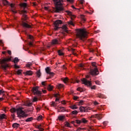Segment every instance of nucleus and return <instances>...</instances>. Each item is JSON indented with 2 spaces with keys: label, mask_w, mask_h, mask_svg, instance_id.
Here are the masks:
<instances>
[{
  "label": "nucleus",
  "mask_w": 131,
  "mask_h": 131,
  "mask_svg": "<svg viewBox=\"0 0 131 131\" xmlns=\"http://www.w3.org/2000/svg\"><path fill=\"white\" fill-rule=\"evenodd\" d=\"M89 33L83 29H80L77 30L76 37L81 40H84L88 37Z\"/></svg>",
  "instance_id": "1"
},
{
  "label": "nucleus",
  "mask_w": 131,
  "mask_h": 131,
  "mask_svg": "<svg viewBox=\"0 0 131 131\" xmlns=\"http://www.w3.org/2000/svg\"><path fill=\"white\" fill-rule=\"evenodd\" d=\"M55 6V12L56 13H60L61 11H63V0H53Z\"/></svg>",
  "instance_id": "2"
},
{
  "label": "nucleus",
  "mask_w": 131,
  "mask_h": 131,
  "mask_svg": "<svg viewBox=\"0 0 131 131\" xmlns=\"http://www.w3.org/2000/svg\"><path fill=\"white\" fill-rule=\"evenodd\" d=\"M10 110L12 113H14V112H16L18 117H27L28 116L27 115L25 114V112L22 110L21 107L17 108H12Z\"/></svg>",
  "instance_id": "3"
},
{
  "label": "nucleus",
  "mask_w": 131,
  "mask_h": 131,
  "mask_svg": "<svg viewBox=\"0 0 131 131\" xmlns=\"http://www.w3.org/2000/svg\"><path fill=\"white\" fill-rule=\"evenodd\" d=\"M12 59L11 58H4L3 59H0V64H1V67L4 71H6L7 70V68L9 67L8 62H10V61Z\"/></svg>",
  "instance_id": "4"
},
{
  "label": "nucleus",
  "mask_w": 131,
  "mask_h": 131,
  "mask_svg": "<svg viewBox=\"0 0 131 131\" xmlns=\"http://www.w3.org/2000/svg\"><path fill=\"white\" fill-rule=\"evenodd\" d=\"M19 6L21 8H23L24 9L20 11H19V13L20 15H22L24 20L27 19V15L26 14L27 13V11L25 10V9H27V4L24 3L19 4Z\"/></svg>",
  "instance_id": "5"
},
{
  "label": "nucleus",
  "mask_w": 131,
  "mask_h": 131,
  "mask_svg": "<svg viewBox=\"0 0 131 131\" xmlns=\"http://www.w3.org/2000/svg\"><path fill=\"white\" fill-rule=\"evenodd\" d=\"M22 23H21V26H23V28H24V29L25 30V31H24L25 33L26 34L27 32H26V30H27V29H29V28H31V25L27 24V23L24 21H26L27 19L24 20V17H23L22 18Z\"/></svg>",
  "instance_id": "6"
},
{
  "label": "nucleus",
  "mask_w": 131,
  "mask_h": 131,
  "mask_svg": "<svg viewBox=\"0 0 131 131\" xmlns=\"http://www.w3.org/2000/svg\"><path fill=\"white\" fill-rule=\"evenodd\" d=\"M32 92L34 95L38 96V97H41V92L38 90V87H34L32 89Z\"/></svg>",
  "instance_id": "7"
},
{
  "label": "nucleus",
  "mask_w": 131,
  "mask_h": 131,
  "mask_svg": "<svg viewBox=\"0 0 131 131\" xmlns=\"http://www.w3.org/2000/svg\"><path fill=\"white\" fill-rule=\"evenodd\" d=\"M62 20H61L60 19H58V20H56L54 23V29L55 30H58L59 29L61 28V27H59V26H60V25H61V24H62Z\"/></svg>",
  "instance_id": "8"
},
{
  "label": "nucleus",
  "mask_w": 131,
  "mask_h": 131,
  "mask_svg": "<svg viewBox=\"0 0 131 131\" xmlns=\"http://www.w3.org/2000/svg\"><path fill=\"white\" fill-rule=\"evenodd\" d=\"M82 83L85 84V85H88V86H91L92 85V83L89 80H88L86 78L81 79Z\"/></svg>",
  "instance_id": "9"
},
{
  "label": "nucleus",
  "mask_w": 131,
  "mask_h": 131,
  "mask_svg": "<svg viewBox=\"0 0 131 131\" xmlns=\"http://www.w3.org/2000/svg\"><path fill=\"white\" fill-rule=\"evenodd\" d=\"M90 73L91 74V75H94L95 76L98 75V74H99V71L98 70V68H95L94 69L90 70Z\"/></svg>",
  "instance_id": "10"
},
{
  "label": "nucleus",
  "mask_w": 131,
  "mask_h": 131,
  "mask_svg": "<svg viewBox=\"0 0 131 131\" xmlns=\"http://www.w3.org/2000/svg\"><path fill=\"white\" fill-rule=\"evenodd\" d=\"M61 43V40L60 39H54L51 42V45H60Z\"/></svg>",
  "instance_id": "11"
},
{
  "label": "nucleus",
  "mask_w": 131,
  "mask_h": 131,
  "mask_svg": "<svg viewBox=\"0 0 131 131\" xmlns=\"http://www.w3.org/2000/svg\"><path fill=\"white\" fill-rule=\"evenodd\" d=\"M81 122H83V123H86V122H88V120H86L85 118H82L81 120H76V123L77 124H80Z\"/></svg>",
  "instance_id": "12"
},
{
  "label": "nucleus",
  "mask_w": 131,
  "mask_h": 131,
  "mask_svg": "<svg viewBox=\"0 0 131 131\" xmlns=\"http://www.w3.org/2000/svg\"><path fill=\"white\" fill-rule=\"evenodd\" d=\"M10 6L11 8V12H12L13 14H17V11L15 10L16 9V7L15 6V5L13 4H11Z\"/></svg>",
  "instance_id": "13"
},
{
  "label": "nucleus",
  "mask_w": 131,
  "mask_h": 131,
  "mask_svg": "<svg viewBox=\"0 0 131 131\" xmlns=\"http://www.w3.org/2000/svg\"><path fill=\"white\" fill-rule=\"evenodd\" d=\"M61 28L63 31V32H62L63 35H65V32H66V33H68V31L67 30V26L63 25Z\"/></svg>",
  "instance_id": "14"
},
{
  "label": "nucleus",
  "mask_w": 131,
  "mask_h": 131,
  "mask_svg": "<svg viewBox=\"0 0 131 131\" xmlns=\"http://www.w3.org/2000/svg\"><path fill=\"white\" fill-rule=\"evenodd\" d=\"M79 110L80 112H88V110L85 109L83 106H80Z\"/></svg>",
  "instance_id": "15"
},
{
  "label": "nucleus",
  "mask_w": 131,
  "mask_h": 131,
  "mask_svg": "<svg viewBox=\"0 0 131 131\" xmlns=\"http://www.w3.org/2000/svg\"><path fill=\"white\" fill-rule=\"evenodd\" d=\"M12 126L13 128H15V129H17V128H18V127L20 126V124L17 123H14L12 124Z\"/></svg>",
  "instance_id": "16"
},
{
  "label": "nucleus",
  "mask_w": 131,
  "mask_h": 131,
  "mask_svg": "<svg viewBox=\"0 0 131 131\" xmlns=\"http://www.w3.org/2000/svg\"><path fill=\"white\" fill-rule=\"evenodd\" d=\"M61 79L64 83H67L69 81V79H68V78H61Z\"/></svg>",
  "instance_id": "17"
},
{
  "label": "nucleus",
  "mask_w": 131,
  "mask_h": 131,
  "mask_svg": "<svg viewBox=\"0 0 131 131\" xmlns=\"http://www.w3.org/2000/svg\"><path fill=\"white\" fill-rule=\"evenodd\" d=\"M25 74H26V75L30 76V75H32V74H33V73L31 71H27L26 72Z\"/></svg>",
  "instance_id": "18"
},
{
  "label": "nucleus",
  "mask_w": 131,
  "mask_h": 131,
  "mask_svg": "<svg viewBox=\"0 0 131 131\" xmlns=\"http://www.w3.org/2000/svg\"><path fill=\"white\" fill-rule=\"evenodd\" d=\"M6 118H6V115H5V114L0 115V120L2 119H6Z\"/></svg>",
  "instance_id": "19"
},
{
  "label": "nucleus",
  "mask_w": 131,
  "mask_h": 131,
  "mask_svg": "<svg viewBox=\"0 0 131 131\" xmlns=\"http://www.w3.org/2000/svg\"><path fill=\"white\" fill-rule=\"evenodd\" d=\"M58 120H60V121H62V120H64L65 119V116H58Z\"/></svg>",
  "instance_id": "20"
},
{
  "label": "nucleus",
  "mask_w": 131,
  "mask_h": 131,
  "mask_svg": "<svg viewBox=\"0 0 131 131\" xmlns=\"http://www.w3.org/2000/svg\"><path fill=\"white\" fill-rule=\"evenodd\" d=\"M3 3L4 6H8V5H10V3H9V2L7 0H3Z\"/></svg>",
  "instance_id": "21"
},
{
  "label": "nucleus",
  "mask_w": 131,
  "mask_h": 131,
  "mask_svg": "<svg viewBox=\"0 0 131 131\" xmlns=\"http://www.w3.org/2000/svg\"><path fill=\"white\" fill-rule=\"evenodd\" d=\"M45 70L47 74H49L51 72V69L49 67H47V68H46Z\"/></svg>",
  "instance_id": "22"
},
{
  "label": "nucleus",
  "mask_w": 131,
  "mask_h": 131,
  "mask_svg": "<svg viewBox=\"0 0 131 131\" xmlns=\"http://www.w3.org/2000/svg\"><path fill=\"white\" fill-rule=\"evenodd\" d=\"M32 120H33V118L30 117V118H28V119H27L26 120V122H30V121H32Z\"/></svg>",
  "instance_id": "23"
},
{
  "label": "nucleus",
  "mask_w": 131,
  "mask_h": 131,
  "mask_svg": "<svg viewBox=\"0 0 131 131\" xmlns=\"http://www.w3.org/2000/svg\"><path fill=\"white\" fill-rule=\"evenodd\" d=\"M51 105L52 106V107H56L57 103H55L54 101H52L51 102Z\"/></svg>",
  "instance_id": "24"
},
{
  "label": "nucleus",
  "mask_w": 131,
  "mask_h": 131,
  "mask_svg": "<svg viewBox=\"0 0 131 131\" xmlns=\"http://www.w3.org/2000/svg\"><path fill=\"white\" fill-rule=\"evenodd\" d=\"M14 64H16V63H18L19 62V59L18 57H15L13 60Z\"/></svg>",
  "instance_id": "25"
},
{
  "label": "nucleus",
  "mask_w": 131,
  "mask_h": 131,
  "mask_svg": "<svg viewBox=\"0 0 131 131\" xmlns=\"http://www.w3.org/2000/svg\"><path fill=\"white\" fill-rule=\"evenodd\" d=\"M102 118H103V116H102V115L97 114V119H98L99 120H101Z\"/></svg>",
  "instance_id": "26"
},
{
  "label": "nucleus",
  "mask_w": 131,
  "mask_h": 131,
  "mask_svg": "<svg viewBox=\"0 0 131 131\" xmlns=\"http://www.w3.org/2000/svg\"><path fill=\"white\" fill-rule=\"evenodd\" d=\"M47 89L49 91H52L53 90V86L51 85H48Z\"/></svg>",
  "instance_id": "27"
},
{
  "label": "nucleus",
  "mask_w": 131,
  "mask_h": 131,
  "mask_svg": "<svg viewBox=\"0 0 131 131\" xmlns=\"http://www.w3.org/2000/svg\"><path fill=\"white\" fill-rule=\"evenodd\" d=\"M70 108H71V109H72L73 110H75V109H77L78 107L76 106V105H72Z\"/></svg>",
  "instance_id": "28"
},
{
  "label": "nucleus",
  "mask_w": 131,
  "mask_h": 131,
  "mask_svg": "<svg viewBox=\"0 0 131 131\" xmlns=\"http://www.w3.org/2000/svg\"><path fill=\"white\" fill-rule=\"evenodd\" d=\"M41 119H42V116H41V115L39 116L37 118V120L38 121H40V120H41Z\"/></svg>",
  "instance_id": "29"
},
{
  "label": "nucleus",
  "mask_w": 131,
  "mask_h": 131,
  "mask_svg": "<svg viewBox=\"0 0 131 131\" xmlns=\"http://www.w3.org/2000/svg\"><path fill=\"white\" fill-rule=\"evenodd\" d=\"M81 18L82 21H83V22H85V21H86V19H85L84 15H81Z\"/></svg>",
  "instance_id": "30"
},
{
  "label": "nucleus",
  "mask_w": 131,
  "mask_h": 131,
  "mask_svg": "<svg viewBox=\"0 0 131 131\" xmlns=\"http://www.w3.org/2000/svg\"><path fill=\"white\" fill-rule=\"evenodd\" d=\"M41 75V73H40V71L39 70L37 72V76H38V77H40Z\"/></svg>",
  "instance_id": "31"
},
{
  "label": "nucleus",
  "mask_w": 131,
  "mask_h": 131,
  "mask_svg": "<svg viewBox=\"0 0 131 131\" xmlns=\"http://www.w3.org/2000/svg\"><path fill=\"white\" fill-rule=\"evenodd\" d=\"M65 125L67 127H71V126H70V123L68 122H66Z\"/></svg>",
  "instance_id": "32"
},
{
  "label": "nucleus",
  "mask_w": 131,
  "mask_h": 131,
  "mask_svg": "<svg viewBox=\"0 0 131 131\" xmlns=\"http://www.w3.org/2000/svg\"><path fill=\"white\" fill-rule=\"evenodd\" d=\"M84 102V101L83 100H80L79 102H78V104L79 106H81V105H83Z\"/></svg>",
  "instance_id": "33"
},
{
  "label": "nucleus",
  "mask_w": 131,
  "mask_h": 131,
  "mask_svg": "<svg viewBox=\"0 0 131 131\" xmlns=\"http://www.w3.org/2000/svg\"><path fill=\"white\" fill-rule=\"evenodd\" d=\"M58 89H62V88L64 87V85L62 84H59L57 85Z\"/></svg>",
  "instance_id": "34"
},
{
  "label": "nucleus",
  "mask_w": 131,
  "mask_h": 131,
  "mask_svg": "<svg viewBox=\"0 0 131 131\" xmlns=\"http://www.w3.org/2000/svg\"><path fill=\"white\" fill-rule=\"evenodd\" d=\"M58 55L59 56H63V55H64V53H63V52H62V51L61 50H59L58 51Z\"/></svg>",
  "instance_id": "35"
},
{
  "label": "nucleus",
  "mask_w": 131,
  "mask_h": 131,
  "mask_svg": "<svg viewBox=\"0 0 131 131\" xmlns=\"http://www.w3.org/2000/svg\"><path fill=\"white\" fill-rule=\"evenodd\" d=\"M97 97H98V98H104V95L102 94H98L97 95Z\"/></svg>",
  "instance_id": "36"
},
{
  "label": "nucleus",
  "mask_w": 131,
  "mask_h": 131,
  "mask_svg": "<svg viewBox=\"0 0 131 131\" xmlns=\"http://www.w3.org/2000/svg\"><path fill=\"white\" fill-rule=\"evenodd\" d=\"M16 73L17 74H18V75H20L22 73V70H18L17 71H16Z\"/></svg>",
  "instance_id": "37"
},
{
  "label": "nucleus",
  "mask_w": 131,
  "mask_h": 131,
  "mask_svg": "<svg viewBox=\"0 0 131 131\" xmlns=\"http://www.w3.org/2000/svg\"><path fill=\"white\" fill-rule=\"evenodd\" d=\"M78 113V112L77 111H73L72 112V114H73L74 115H76Z\"/></svg>",
  "instance_id": "38"
},
{
  "label": "nucleus",
  "mask_w": 131,
  "mask_h": 131,
  "mask_svg": "<svg viewBox=\"0 0 131 131\" xmlns=\"http://www.w3.org/2000/svg\"><path fill=\"white\" fill-rule=\"evenodd\" d=\"M36 128H38V129H40V130H43V128H41V127H39V125H37L36 126Z\"/></svg>",
  "instance_id": "39"
},
{
  "label": "nucleus",
  "mask_w": 131,
  "mask_h": 131,
  "mask_svg": "<svg viewBox=\"0 0 131 131\" xmlns=\"http://www.w3.org/2000/svg\"><path fill=\"white\" fill-rule=\"evenodd\" d=\"M77 91H79L80 93H82V92H83V90L81 88H78L77 89Z\"/></svg>",
  "instance_id": "40"
},
{
  "label": "nucleus",
  "mask_w": 131,
  "mask_h": 131,
  "mask_svg": "<svg viewBox=\"0 0 131 131\" xmlns=\"http://www.w3.org/2000/svg\"><path fill=\"white\" fill-rule=\"evenodd\" d=\"M68 24L69 25H72L73 26H74V24H73V21L71 20L68 22Z\"/></svg>",
  "instance_id": "41"
},
{
  "label": "nucleus",
  "mask_w": 131,
  "mask_h": 131,
  "mask_svg": "<svg viewBox=\"0 0 131 131\" xmlns=\"http://www.w3.org/2000/svg\"><path fill=\"white\" fill-rule=\"evenodd\" d=\"M97 117H98V114H95L91 116L92 118H97Z\"/></svg>",
  "instance_id": "42"
},
{
  "label": "nucleus",
  "mask_w": 131,
  "mask_h": 131,
  "mask_svg": "<svg viewBox=\"0 0 131 131\" xmlns=\"http://www.w3.org/2000/svg\"><path fill=\"white\" fill-rule=\"evenodd\" d=\"M58 110H60L61 111V109H65V107L60 106V105L58 106Z\"/></svg>",
  "instance_id": "43"
},
{
  "label": "nucleus",
  "mask_w": 131,
  "mask_h": 131,
  "mask_svg": "<svg viewBox=\"0 0 131 131\" xmlns=\"http://www.w3.org/2000/svg\"><path fill=\"white\" fill-rule=\"evenodd\" d=\"M27 67H28L29 68H30L31 66H32V63H27L26 64Z\"/></svg>",
  "instance_id": "44"
},
{
  "label": "nucleus",
  "mask_w": 131,
  "mask_h": 131,
  "mask_svg": "<svg viewBox=\"0 0 131 131\" xmlns=\"http://www.w3.org/2000/svg\"><path fill=\"white\" fill-rule=\"evenodd\" d=\"M48 74H49L50 76H54V75H55V73L51 72H50Z\"/></svg>",
  "instance_id": "45"
},
{
  "label": "nucleus",
  "mask_w": 131,
  "mask_h": 131,
  "mask_svg": "<svg viewBox=\"0 0 131 131\" xmlns=\"http://www.w3.org/2000/svg\"><path fill=\"white\" fill-rule=\"evenodd\" d=\"M70 51H71L73 52V55H75V53H74V51H75V49L73 48H71V50Z\"/></svg>",
  "instance_id": "46"
},
{
  "label": "nucleus",
  "mask_w": 131,
  "mask_h": 131,
  "mask_svg": "<svg viewBox=\"0 0 131 131\" xmlns=\"http://www.w3.org/2000/svg\"><path fill=\"white\" fill-rule=\"evenodd\" d=\"M37 101V98L36 97H34L33 98V102H36Z\"/></svg>",
  "instance_id": "47"
},
{
  "label": "nucleus",
  "mask_w": 131,
  "mask_h": 131,
  "mask_svg": "<svg viewBox=\"0 0 131 131\" xmlns=\"http://www.w3.org/2000/svg\"><path fill=\"white\" fill-rule=\"evenodd\" d=\"M92 66H93V67H97V66H96V62H92Z\"/></svg>",
  "instance_id": "48"
},
{
  "label": "nucleus",
  "mask_w": 131,
  "mask_h": 131,
  "mask_svg": "<svg viewBox=\"0 0 131 131\" xmlns=\"http://www.w3.org/2000/svg\"><path fill=\"white\" fill-rule=\"evenodd\" d=\"M103 123V125H107V124H108V121H104Z\"/></svg>",
  "instance_id": "49"
},
{
  "label": "nucleus",
  "mask_w": 131,
  "mask_h": 131,
  "mask_svg": "<svg viewBox=\"0 0 131 131\" xmlns=\"http://www.w3.org/2000/svg\"><path fill=\"white\" fill-rule=\"evenodd\" d=\"M78 96H74L73 97V99L75 100H77V99H78Z\"/></svg>",
  "instance_id": "50"
},
{
  "label": "nucleus",
  "mask_w": 131,
  "mask_h": 131,
  "mask_svg": "<svg viewBox=\"0 0 131 131\" xmlns=\"http://www.w3.org/2000/svg\"><path fill=\"white\" fill-rule=\"evenodd\" d=\"M14 68L15 69L20 68V67H19V66H17V64H14Z\"/></svg>",
  "instance_id": "51"
},
{
  "label": "nucleus",
  "mask_w": 131,
  "mask_h": 131,
  "mask_svg": "<svg viewBox=\"0 0 131 131\" xmlns=\"http://www.w3.org/2000/svg\"><path fill=\"white\" fill-rule=\"evenodd\" d=\"M91 90H95L96 89V85H93L91 88Z\"/></svg>",
  "instance_id": "52"
},
{
  "label": "nucleus",
  "mask_w": 131,
  "mask_h": 131,
  "mask_svg": "<svg viewBox=\"0 0 131 131\" xmlns=\"http://www.w3.org/2000/svg\"><path fill=\"white\" fill-rule=\"evenodd\" d=\"M29 38H30V39H33V36L30 35H29Z\"/></svg>",
  "instance_id": "53"
},
{
  "label": "nucleus",
  "mask_w": 131,
  "mask_h": 131,
  "mask_svg": "<svg viewBox=\"0 0 131 131\" xmlns=\"http://www.w3.org/2000/svg\"><path fill=\"white\" fill-rule=\"evenodd\" d=\"M79 67H80V68H81V69H83V64H80L79 65Z\"/></svg>",
  "instance_id": "54"
},
{
  "label": "nucleus",
  "mask_w": 131,
  "mask_h": 131,
  "mask_svg": "<svg viewBox=\"0 0 131 131\" xmlns=\"http://www.w3.org/2000/svg\"><path fill=\"white\" fill-rule=\"evenodd\" d=\"M41 84L45 86L46 85V81L42 82Z\"/></svg>",
  "instance_id": "55"
},
{
  "label": "nucleus",
  "mask_w": 131,
  "mask_h": 131,
  "mask_svg": "<svg viewBox=\"0 0 131 131\" xmlns=\"http://www.w3.org/2000/svg\"><path fill=\"white\" fill-rule=\"evenodd\" d=\"M83 3H84V0H81L80 1V3L81 4V5H82V4H83Z\"/></svg>",
  "instance_id": "56"
},
{
  "label": "nucleus",
  "mask_w": 131,
  "mask_h": 131,
  "mask_svg": "<svg viewBox=\"0 0 131 131\" xmlns=\"http://www.w3.org/2000/svg\"><path fill=\"white\" fill-rule=\"evenodd\" d=\"M66 111V110L65 108H61V112H65Z\"/></svg>",
  "instance_id": "57"
},
{
  "label": "nucleus",
  "mask_w": 131,
  "mask_h": 131,
  "mask_svg": "<svg viewBox=\"0 0 131 131\" xmlns=\"http://www.w3.org/2000/svg\"><path fill=\"white\" fill-rule=\"evenodd\" d=\"M67 2H69L70 3H73L74 2V0H67Z\"/></svg>",
  "instance_id": "58"
},
{
  "label": "nucleus",
  "mask_w": 131,
  "mask_h": 131,
  "mask_svg": "<svg viewBox=\"0 0 131 131\" xmlns=\"http://www.w3.org/2000/svg\"><path fill=\"white\" fill-rule=\"evenodd\" d=\"M33 6H34V7H35L37 6V4H36V3H33Z\"/></svg>",
  "instance_id": "59"
},
{
  "label": "nucleus",
  "mask_w": 131,
  "mask_h": 131,
  "mask_svg": "<svg viewBox=\"0 0 131 131\" xmlns=\"http://www.w3.org/2000/svg\"><path fill=\"white\" fill-rule=\"evenodd\" d=\"M8 53L9 54V55H11L12 54V52L10 50L8 51Z\"/></svg>",
  "instance_id": "60"
},
{
  "label": "nucleus",
  "mask_w": 131,
  "mask_h": 131,
  "mask_svg": "<svg viewBox=\"0 0 131 131\" xmlns=\"http://www.w3.org/2000/svg\"><path fill=\"white\" fill-rule=\"evenodd\" d=\"M31 105H32V103H27V106H31Z\"/></svg>",
  "instance_id": "61"
},
{
  "label": "nucleus",
  "mask_w": 131,
  "mask_h": 131,
  "mask_svg": "<svg viewBox=\"0 0 131 131\" xmlns=\"http://www.w3.org/2000/svg\"><path fill=\"white\" fill-rule=\"evenodd\" d=\"M61 104H63V105H65L66 104V102L65 101H61Z\"/></svg>",
  "instance_id": "62"
},
{
  "label": "nucleus",
  "mask_w": 131,
  "mask_h": 131,
  "mask_svg": "<svg viewBox=\"0 0 131 131\" xmlns=\"http://www.w3.org/2000/svg\"><path fill=\"white\" fill-rule=\"evenodd\" d=\"M3 111H5V112H6V111H8V108H4Z\"/></svg>",
  "instance_id": "63"
},
{
  "label": "nucleus",
  "mask_w": 131,
  "mask_h": 131,
  "mask_svg": "<svg viewBox=\"0 0 131 131\" xmlns=\"http://www.w3.org/2000/svg\"><path fill=\"white\" fill-rule=\"evenodd\" d=\"M98 104H99V103H98V102H97V101H95L94 102V104H95V105H98Z\"/></svg>",
  "instance_id": "64"
}]
</instances>
